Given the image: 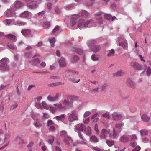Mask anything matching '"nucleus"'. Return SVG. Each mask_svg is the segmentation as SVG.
I'll list each match as a JSON object with an SVG mask.
<instances>
[{
    "instance_id": "f257e3e1",
    "label": "nucleus",
    "mask_w": 151,
    "mask_h": 151,
    "mask_svg": "<svg viewBox=\"0 0 151 151\" xmlns=\"http://www.w3.org/2000/svg\"><path fill=\"white\" fill-rule=\"evenodd\" d=\"M9 60L7 58H3L0 60V69L2 71H7L9 70V67L7 65Z\"/></svg>"
},
{
    "instance_id": "f03ea898",
    "label": "nucleus",
    "mask_w": 151,
    "mask_h": 151,
    "mask_svg": "<svg viewBox=\"0 0 151 151\" xmlns=\"http://www.w3.org/2000/svg\"><path fill=\"white\" fill-rule=\"evenodd\" d=\"M117 41L119 42V45L122 47L124 49H126L128 46L127 41L123 37H119L117 38Z\"/></svg>"
},
{
    "instance_id": "7ed1b4c3",
    "label": "nucleus",
    "mask_w": 151,
    "mask_h": 151,
    "mask_svg": "<svg viewBox=\"0 0 151 151\" xmlns=\"http://www.w3.org/2000/svg\"><path fill=\"white\" fill-rule=\"evenodd\" d=\"M91 43L88 45L89 46L91 50L95 52H97L100 49V46L98 45H94L96 43V42L91 41Z\"/></svg>"
},
{
    "instance_id": "20e7f679",
    "label": "nucleus",
    "mask_w": 151,
    "mask_h": 151,
    "mask_svg": "<svg viewBox=\"0 0 151 151\" xmlns=\"http://www.w3.org/2000/svg\"><path fill=\"white\" fill-rule=\"evenodd\" d=\"M112 119L115 121L120 120L122 118V114L117 112H115L112 114Z\"/></svg>"
},
{
    "instance_id": "39448f33",
    "label": "nucleus",
    "mask_w": 151,
    "mask_h": 151,
    "mask_svg": "<svg viewBox=\"0 0 151 151\" xmlns=\"http://www.w3.org/2000/svg\"><path fill=\"white\" fill-rule=\"evenodd\" d=\"M130 65L135 70H141L143 69L142 66L137 62H132L130 63Z\"/></svg>"
},
{
    "instance_id": "423d86ee",
    "label": "nucleus",
    "mask_w": 151,
    "mask_h": 151,
    "mask_svg": "<svg viewBox=\"0 0 151 151\" xmlns=\"http://www.w3.org/2000/svg\"><path fill=\"white\" fill-rule=\"evenodd\" d=\"M59 96L60 94L59 93H57L54 96L51 95L48 96L47 97V99L50 102H53L58 100Z\"/></svg>"
},
{
    "instance_id": "0eeeda50",
    "label": "nucleus",
    "mask_w": 151,
    "mask_h": 151,
    "mask_svg": "<svg viewBox=\"0 0 151 151\" xmlns=\"http://www.w3.org/2000/svg\"><path fill=\"white\" fill-rule=\"evenodd\" d=\"M89 23V21L88 20H87L85 22H83L82 21H80L78 25V27L80 29H81V28H82V26L84 27H87Z\"/></svg>"
},
{
    "instance_id": "6e6552de",
    "label": "nucleus",
    "mask_w": 151,
    "mask_h": 151,
    "mask_svg": "<svg viewBox=\"0 0 151 151\" xmlns=\"http://www.w3.org/2000/svg\"><path fill=\"white\" fill-rule=\"evenodd\" d=\"M85 128V125L82 124H79L75 126V130L76 131L78 130L80 131H83Z\"/></svg>"
},
{
    "instance_id": "1a4fd4ad",
    "label": "nucleus",
    "mask_w": 151,
    "mask_h": 151,
    "mask_svg": "<svg viewBox=\"0 0 151 151\" xmlns=\"http://www.w3.org/2000/svg\"><path fill=\"white\" fill-rule=\"evenodd\" d=\"M54 106L57 108V109H58L59 110H63L66 109L65 106H63L61 103H56L54 104Z\"/></svg>"
},
{
    "instance_id": "9d476101",
    "label": "nucleus",
    "mask_w": 151,
    "mask_h": 151,
    "mask_svg": "<svg viewBox=\"0 0 151 151\" xmlns=\"http://www.w3.org/2000/svg\"><path fill=\"white\" fill-rule=\"evenodd\" d=\"M78 117L77 115L74 113H72L68 116V120L70 122H72L74 120H76L78 119Z\"/></svg>"
},
{
    "instance_id": "9b49d317",
    "label": "nucleus",
    "mask_w": 151,
    "mask_h": 151,
    "mask_svg": "<svg viewBox=\"0 0 151 151\" xmlns=\"http://www.w3.org/2000/svg\"><path fill=\"white\" fill-rule=\"evenodd\" d=\"M14 5L15 8L18 9L23 6L24 4L23 3L20 1H16L14 3Z\"/></svg>"
},
{
    "instance_id": "f8f14e48",
    "label": "nucleus",
    "mask_w": 151,
    "mask_h": 151,
    "mask_svg": "<svg viewBox=\"0 0 151 151\" xmlns=\"http://www.w3.org/2000/svg\"><path fill=\"white\" fill-rule=\"evenodd\" d=\"M31 31L30 29H25L22 30L21 33L22 35L25 37H29L31 34Z\"/></svg>"
},
{
    "instance_id": "ddd939ff",
    "label": "nucleus",
    "mask_w": 151,
    "mask_h": 151,
    "mask_svg": "<svg viewBox=\"0 0 151 151\" xmlns=\"http://www.w3.org/2000/svg\"><path fill=\"white\" fill-rule=\"evenodd\" d=\"M67 137L66 138L63 139V141L66 145L68 146L70 145V143L72 141V140L68 135H67Z\"/></svg>"
},
{
    "instance_id": "4468645a",
    "label": "nucleus",
    "mask_w": 151,
    "mask_h": 151,
    "mask_svg": "<svg viewBox=\"0 0 151 151\" xmlns=\"http://www.w3.org/2000/svg\"><path fill=\"white\" fill-rule=\"evenodd\" d=\"M102 137L104 138H106L108 135L109 132L105 129H103L101 131Z\"/></svg>"
},
{
    "instance_id": "2eb2a0df",
    "label": "nucleus",
    "mask_w": 151,
    "mask_h": 151,
    "mask_svg": "<svg viewBox=\"0 0 151 151\" xmlns=\"http://www.w3.org/2000/svg\"><path fill=\"white\" fill-rule=\"evenodd\" d=\"M129 140V139L127 135H123L122 136L119 141L125 143L127 142Z\"/></svg>"
},
{
    "instance_id": "dca6fc26",
    "label": "nucleus",
    "mask_w": 151,
    "mask_h": 151,
    "mask_svg": "<svg viewBox=\"0 0 151 151\" xmlns=\"http://www.w3.org/2000/svg\"><path fill=\"white\" fill-rule=\"evenodd\" d=\"M37 2L34 1L31 2H30L27 4V6L29 8L31 9H33L35 8L36 6Z\"/></svg>"
},
{
    "instance_id": "f3484780",
    "label": "nucleus",
    "mask_w": 151,
    "mask_h": 151,
    "mask_svg": "<svg viewBox=\"0 0 151 151\" xmlns=\"http://www.w3.org/2000/svg\"><path fill=\"white\" fill-rule=\"evenodd\" d=\"M9 39L11 40L13 42H15L17 39V37L11 34H8L6 35Z\"/></svg>"
},
{
    "instance_id": "a211bd4d",
    "label": "nucleus",
    "mask_w": 151,
    "mask_h": 151,
    "mask_svg": "<svg viewBox=\"0 0 151 151\" xmlns=\"http://www.w3.org/2000/svg\"><path fill=\"white\" fill-rule=\"evenodd\" d=\"M59 65L60 67H64L66 66V63L64 58H61L59 62Z\"/></svg>"
},
{
    "instance_id": "6ab92c4d",
    "label": "nucleus",
    "mask_w": 151,
    "mask_h": 151,
    "mask_svg": "<svg viewBox=\"0 0 151 151\" xmlns=\"http://www.w3.org/2000/svg\"><path fill=\"white\" fill-rule=\"evenodd\" d=\"M64 78L65 80H66L67 79L70 80L71 81H72L74 83H77L80 81V79H79L77 81H75L73 80L72 79H71L70 78V76L67 75V74H65V75L64 76Z\"/></svg>"
},
{
    "instance_id": "aec40b11",
    "label": "nucleus",
    "mask_w": 151,
    "mask_h": 151,
    "mask_svg": "<svg viewBox=\"0 0 151 151\" xmlns=\"http://www.w3.org/2000/svg\"><path fill=\"white\" fill-rule=\"evenodd\" d=\"M141 119L145 122H148L150 120V117H148L145 114H144L141 117Z\"/></svg>"
},
{
    "instance_id": "412c9836",
    "label": "nucleus",
    "mask_w": 151,
    "mask_h": 151,
    "mask_svg": "<svg viewBox=\"0 0 151 151\" xmlns=\"http://www.w3.org/2000/svg\"><path fill=\"white\" fill-rule=\"evenodd\" d=\"M90 141L94 143H97L98 141V139L95 135H92L90 138Z\"/></svg>"
},
{
    "instance_id": "4be33fe9",
    "label": "nucleus",
    "mask_w": 151,
    "mask_h": 151,
    "mask_svg": "<svg viewBox=\"0 0 151 151\" xmlns=\"http://www.w3.org/2000/svg\"><path fill=\"white\" fill-rule=\"evenodd\" d=\"M29 12L28 11H25L24 13H22L21 15L22 17L25 18H28L29 16Z\"/></svg>"
},
{
    "instance_id": "5701e85b",
    "label": "nucleus",
    "mask_w": 151,
    "mask_h": 151,
    "mask_svg": "<svg viewBox=\"0 0 151 151\" xmlns=\"http://www.w3.org/2000/svg\"><path fill=\"white\" fill-rule=\"evenodd\" d=\"M76 22L77 20L76 18L74 17H72L70 22V26H74L76 24Z\"/></svg>"
},
{
    "instance_id": "b1692460",
    "label": "nucleus",
    "mask_w": 151,
    "mask_h": 151,
    "mask_svg": "<svg viewBox=\"0 0 151 151\" xmlns=\"http://www.w3.org/2000/svg\"><path fill=\"white\" fill-rule=\"evenodd\" d=\"M81 15L82 16L86 17L89 15V14L86 11L82 10L81 12Z\"/></svg>"
},
{
    "instance_id": "393cba45",
    "label": "nucleus",
    "mask_w": 151,
    "mask_h": 151,
    "mask_svg": "<svg viewBox=\"0 0 151 151\" xmlns=\"http://www.w3.org/2000/svg\"><path fill=\"white\" fill-rule=\"evenodd\" d=\"M63 106H65L66 107V106H67L69 104L70 102L69 101V100L68 98L67 99H64L63 102Z\"/></svg>"
},
{
    "instance_id": "a878e982",
    "label": "nucleus",
    "mask_w": 151,
    "mask_h": 151,
    "mask_svg": "<svg viewBox=\"0 0 151 151\" xmlns=\"http://www.w3.org/2000/svg\"><path fill=\"white\" fill-rule=\"evenodd\" d=\"M16 140L17 141H19V144L20 145H22L25 144V143L24 141V140L20 137H17L16 139Z\"/></svg>"
},
{
    "instance_id": "bb28decb",
    "label": "nucleus",
    "mask_w": 151,
    "mask_h": 151,
    "mask_svg": "<svg viewBox=\"0 0 151 151\" xmlns=\"http://www.w3.org/2000/svg\"><path fill=\"white\" fill-rule=\"evenodd\" d=\"M61 136L64 138V139L66 138L67 134V132L65 130L62 131L60 132Z\"/></svg>"
},
{
    "instance_id": "cd10ccee",
    "label": "nucleus",
    "mask_w": 151,
    "mask_h": 151,
    "mask_svg": "<svg viewBox=\"0 0 151 151\" xmlns=\"http://www.w3.org/2000/svg\"><path fill=\"white\" fill-rule=\"evenodd\" d=\"M62 84L63 83L61 82H56L52 83L49 84V86L52 87L56 86Z\"/></svg>"
},
{
    "instance_id": "c85d7f7f",
    "label": "nucleus",
    "mask_w": 151,
    "mask_h": 151,
    "mask_svg": "<svg viewBox=\"0 0 151 151\" xmlns=\"http://www.w3.org/2000/svg\"><path fill=\"white\" fill-rule=\"evenodd\" d=\"M8 47L10 49L12 50H16L17 49V47L13 44H9L8 43L7 45Z\"/></svg>"
},
{
    "instance_id": "c756f323",
    "label": "nucleus",
    "mask_w": 151,
    "mask_h": 151,
    "mask_svg": "<svg viewBox=\"0 0 151 151\" xmlns=\"http://www.w3.org/2000/svg\"><path fill=\"white\" fill-rule=\"evenodd\" d=\"M42 125V123L38 120H36V123L35 124V126L38 127H40Z\"/></svg>"
},
{
    "instance_id": "7c9ffc66",
    "label": "nucleus",
    "mask_w": 151,
    "mask_h": 151,
    "mask_svg": "<svg viewBox=\"0 0 151 151\" xmlns=\"http://www.w3.org/2000/svg\"><path fill=\"white\" fill-rule=\"evenodd\" d=\"M114 50L113 49L109 50L107 56L108 57H111L113 56L114 54Z\"/></svg>"
},
{
    "instance_id": "2f4dec72",
    "label": "nucleus",
    "mask_w": 151,
    "mask_h": 151,
    "mask_svg": "<svg viewBox=\"0 0 151 151\" xmlns=\"http://www.w3.org/2000/svg\"><path fill=\"white\" fill-rule=\"evenodd\" d=\"M42 104L44 109H49V106L47 104L46 102L45 101L42 102Z\"/></svg>"
},
{
    "instance_id": "473e14b6",
    "label": "nucleus",
    "mask_w": 151,
    "mask_h": 151,
    "mask_svg": "<svg viewBox=\"0 0 151 151\" xmlns=\"http://www.w3.org/2000/svg\"><path fill=\"white\" fill-rule=\"evenodd\" d=\"M75 51L79 55H82L83 54V51L80 49L75 48Z\"/></svg>"
},
{
    "instance_id": "72a5a7b5",
    "label": "nucleus",
    "mask_w": 151,
    "mask_h": 151,
    "mask_svg": "<svg viewBox=\"0 0 151 151\" xmlns=\"http://www.w3.org/2000/svg\"><path fill=\"white\" fill-rule=\"evenodd\" d=\"M49 40L50 43H51V46L53 47L54 45V44L55 42V38L54 37H53L52 38L49 39Z\"/></svg>"
},
{
    "instance_id": "f704fd0d",
    "label": "nucleus",
    "mask_w": 151,
    "mask_h": 151,
    "mask_svg": "<svg viewBox=\"0 0 151 151\" xmlns=\"http://www.w3.org/2000/svg\"><path fill=\"white\" fill-rule=\"evenodd\" d=\"M86 134L89 135L91 134V130L90 127H87L86 130Z\"/></svg>"
},
{
    "instance_id": "c9c22d12",
    "label": "nucleus",
    "mask_w": 151,
    "mask_h": 151,
    "mask_svg": "<svg viewBox=\"0 0 151 151\" xmlns=\"http://www.w3.org/2000/svg\"><path fill=\"white\" fill-rule=\"evenodd\" d=\"M146 73V75L148 76H149L151 75V69L150 67H148L147 68Z\"/></svg>"
},
{
    "instance_id": "e433bc0d",
    "label": "nucleus",
    "mask_w": 151,
    "mask_h": 151,
    "mask_svg": "<svg viewBox=\"0 0 151 151\" xmlns=\"http://www.w3.org/2000/svg\"><path fill=\"white\" fill-rule=\"evenodd\" d=\"M65 114H63L60 115L56 116L55 117L56 118V119L58 120L64 119L65 117Z\"/></svg>"
},
{
    "instance_id": "4c0bfd02",
    "label": "nucleus",
    "mask_w": 151,
    "mask_h": 151,
    "mask_svg": "<svg viewBox=\"0 0 151 151\" xmlns=\"http://www.w3.org/2000/svg\"><path fill=\"white\" fill-rule=\"evenodd\" d=\"M50 110L52 112V113H54L57 110V108L53 107L52 106H49Z\"/></svg>"
},
{
    "instance_id": "58836bf2",
    "label": "nucleus",
    "mask_w": 151,
    "mask_h": 151,
    "mask_svg": "<svg viewBox=\"0 0 151 151\" xmlns=\"http://www.w3.org/2000/svg\"><path fill=\"white\" fill-rule=\"evenodd\" d=\"M122 74V71L121 70H120L118 71L117 72L114 73L113 74V76H121Z\"/></svg>"
},
{
    "instance_id": "ea45409f",
    "label": "nucleus",
    "mask_w": 151,
    "mask_h": 151,
    "mask_svg": "<svg viewBox=\"0 0 151 151\" xmlns=\"http://www.w3.org/2000/svg\"><path fill=\"white\" fill-rule=\"evenodd\" d=\"M91 58L92 60L94 61H98L99 60L98 58L94 54L92 55Z\"/></svg>"
},
{
    "instance_id": "a19ab883",
    "label": "nucleus",
    "mask_w": 151,
    "mask_h": 151,
    "mask_svg": "<svg viewBox=\"0 0 151 151\" xmlns=\"http://www.w3.org/2000/svg\"><path fill=\"white\" fill-rule=\"evenodd\" d=\"M106 143L109 146H111L114 144V141H113L106 140Z\"/></svg>"
},
{
    "instance_id": "79ce46f5",
    "label": "nucleus",
    "mask_w": 151,
    "mask_h": 151,
    "mask_svg": "<svg viewBox=\"0 0 151 151\" xmlns=\"http://www.w3.org/2000/svg\"><path fill=\"white\" fill-rule=\"evenodd\" d=\"M79 58L78 56L77 55H74L73 57L72 62H76L79 60Z\"/></svg>"
},
{
    "instance_id": "37998d69",
    "label": "nucleus",
    "mask_w": 151,
    "mask_h": 151,
    "mask_svg": "<svg viewBox=\"0 0 151 151\" xmlns=\"http://www.w3.org/2000/svg\"><path fill=\"white\" fill-rule=\"evenodd\" d=\"M118 136V135L117 132H116L114 129L113 130L112 138L113 139H115Z\"/></svg>"
},
{
    "instance_id": "c03bdc74",
    "label": "nucleus",
    "mask_w": 151,
    "mask_h": 151,
    "mask_svg": "<svg viewBox=\"0 0 151 151\" xmlns=\"http://www.w3.org/2000/svg\"><path fill=\"white\" fill-rule=\"evenodd\" d=\"M124 125V124L123 123L117 124H115V127L118 129H121Z\"/></svg>"
},
{
    "instance_id": "a18cd8bd",
    "label": "nucleus",
    "mask_w": 151,
    "mask_h": 151,
    "mask_svg": "<svg viewBox=\"0 0 151 151\" xmlns=\"http://www.w3.org/2000/svg\"><path fill=\"white\" fill-rule=\"evenodd\" d=\"M140 132L141 135H147V134L148 131L146 130H141Z\"/></svg>"
},
{
    "instance_id": "49530a36",
    "label": "nucleus",
    "mask_w": 151,
    "mask_h": 151,
    "mask_svg": "<svg viewBox=\"0 0 151 151\" xmlns=\"http://www.w3.org/2000/svg\"><path fill=\"white\" fill-rule=\"evenodd\" d=\"M78 143L80 144L87 145V143L86 142V139H85L84 140H81L79 141Z\"/></svg>"
},
{
    "instance_id": "de8ad7c7",
    "label": "nucleus",
    "mask_w": 151,
    "mask_h": 151,
    "mask_svg": "<svg viewBox=\"0 0 151 151\" xmlns=\"http://www.w3.org/2000/svg\"><path fill=\"white\" fill-rule=\"evenodd\" d=\"M112 16L109 14H106L104 15V18L105 19L110 20H111Z\"/></svg>"
},
{
    "instance_id": "09e8293b",
    "label": "nucleus",
    "mask_w": 151,
    "mask_h": 151,
    "mask_svg": "<svg viewBox=\"0 0 151 151\" xmlns=\"http://www.w3.org/2000/svg\"><path fill=\"white\" fill-rule=\"evenodd\" d=\"M102 116L108 119H110V116L109 112H106L105 113L103 114Z\"/></svg>"
},
{
    "instance_id": "8fccbe9b",
    "label": "nucleus",
    "mask_w": 151,
    "mask_h": 151,
    "mask_svg": "<svg viewBox=\"0 0 151 151\" xmlns=\"http://www.w3.org/2000/svg\"><path fill=\"white\" fill-rule=\"evenodd\" d=\"M32 63L35 65L39 64L40 63L39 59L38 58L35 59L32 61Z\"/></svg>"
},
{
    "instance_id": "3c124183",
    "label": "nucleus",
    "mask_w": 151,
    "mask_h": 151,
    "mask_svg": "<svg viewBox=\"0 0 151 151\" xmlns=\"http://www.w3.org/2000/svg\"><path fill=\"white\" fill-rule=\"evenodd\" d=\"M96 19L99 23L101 24L102 21V17L101 16H98V17L96 18Z\"/></svg>"
},
{
    "instance_id": "603ef678",
    "label": "nucleus",
    "mask_w": 151,
    "mask_h": 151,
    "mask_svg": "<svg viewBox=\"0 0 151 151\" xmlns=\"http://www.w3.org/2000/svg\"><path fill=\"white\" fill-rule=\"evenodd\" d=\"M54 124L52 121L51 120H48L47 122V125L48 126L52 125Z\"/></svg>"
},
{
    "instance_id": "864d4df0",
    "label": "nucleus",
    "mask_w": 151,
    "mask_h": 151,
    "mask_svg": "<svg viewBox=\"0 0 151 151\" xmlns=\"http://www.w3.org/2000/svg\"><path fill=\"white\" fill-rule=\"evenodd\" d=\"M130 137L131 140L134 141L136 140L137 139V137L135 135H132L130 136Z\"/></svg>"
},
{
    "instance_id": "5fc2aeb1",
    "label": "nucleus",
    "mask_w": 151,
    "mask_h": 151,
    "mask_svg": "<svg viewBox=\"0 0 151 151\" xmlns=\"http://www.w3.org/2000/svg\"><path fill=\"white\" fill-rule=\"evenodd\" d=\"M91 114V112L89 111H86L84 114L83 116L86 117L88 116Z\"/></svg>"
},
{
    "instance_id": "6e6d98bb",
    "label": "nucleus",
    "mask_w": 151,
    "mask_h": 151,
    "mask_svg": "<svg viewBox=\"0 0 151 151\" xmlns=\"http://www.w3.org/2000/svg\"><path fill=\"white\" fill-rule=\"evenodd\" d=\"M54 138L53 136H51L50 139L48 140V143L52 144L54 141Z\"/></svg>"
},
{
    "instance_id": "4d7b16f0",
    "label": "nucleus",
    "mask_w": 151,
    "mask_h": 151,
    "mask_svg": "<svg viewBox=\"0 0 151 151\" xmlns=\"http://www.w3.org/2000/svg\"><path fill=\"white\" fill-rule=\"evenodd\" d=\"M94 130L96 132V133L98 134L99 133V131L98 129V125L97 124H96L94 126Z\"/></svg>"
},
{
    "instance_id": "13d9d810",
    "label": "nucleus",
    "mask_w": 151,
    "mask_h": 151,
    "mask_svg": "<svg viewBox=\"0 0 151 151\" xmlns=\"http://www.w3.org/2000/svg\"><path fill=\"white\" fill-rule=\"evenodd\" d=\"M140 149V147L139 146H137L136 147L133 149V151H139Z\"/></svg>"
},
{
    "instance_id": "bf43d9fd",
    "label": "nucleus",
    "mask_w": 151,
    "mask_h": 151,
    "mask_svg": "<svg viewBox=\"0 0 151 151\" xmlns=\"http://www.w3.org/2000/svg\"><path fill=\"white\" fill-rule=\"evenodd\" d=\"M60 78V77L51 76H50V79H59Z\"/></svg>"
},
{
    "instance_id": "052dcab7",
    "label": "nucleus",
    "mask_w": 151,
    "mask_h": 151,
    "mask_svg": "<svg viewBox=\"0 0 151 151\" xmlns=\"http://www.w3.org/2000/svg\"><path fill=\"white\" fill-rule=\"evenodd\" d=\"M18 106L17 104L16 103L12 106L10 108V110H12L15 109Z\"/></svg>"
},
{
    "instance_id": "680f3d73",
    "label": "nucleus",
    "mask_w": 151,
    "mask_h": 151,
    "mask_svg": "<svg viewBox=\"0 0 151 151\" xmlns=\"http://www.w3.org/2000/svg\"><path fill=\"white\" fill-rule=\"evenodd\" d=\"M34 144V143L32 142H30L29 144L27 145V147L29 148H30L31 147H32Z\"/></svg>"
},
{
    "instance_id": "e2e57ef3",
    "label": "nucleus",
    "mask_w": 151,
    "mask_h": 151,
    "mask_svg": "<svg viewBox=\"0 0 151 151\" xmlns=\"http://www.w3.org/2000/svg\"><path fill=\"white\" fill-rule=\"evenodd\" d=\"M10 137V135L9 133H6L5 136V139H8Z\"/></svg>"
},
{
    "instance_id": "0e129e2a",
    "label": "nucleus",
    "mask_w": 151,
    "mask_h": 151,
    "mask_svg": "<svg viewBox=\"0 0 151 151\" xmlns=\"http://www.w3.org/2000/svg\"><path fill=\"white\" fill-rule=\"evenodd\" d=\"M43 117L46 119H48L49 118V116L48 114L47 113H43Z\"/></svg>"
},
{
    "instance_id": "69168bd1",
    "label": "nucleus",
    "mask_w": 151,
    "mask_h": 151,
    "mask_svg": "<svg viewBox=\"0 0 151 151\" xmlns=\"http://www.w3.org/2000/svg\"><path fill=\"white\" fill-rule=\"evenodd\" d=\"M78 135L80 138L81 140H84V139H85V138H83V135L81 134L80 132H79Z\"/></svg>"
},
{
    "instance_id": "338daca9",
    "label": "nucleus",
    "mask_w": 151,
    "mask_h": 151,
    "mask_svg": "<svg viewBox=\"0 0 151 151\" xmlns=\"http://www.w3.org/2000/svg\"><path fill=\"white\" fill-rule=\"evenodd\" d=\"M59 29V26H56L55 28L54 29L53 33H54L56 32Z\"/></svg>"
},
{
    "instance_id": "774afa93",
    "label": "nucleus",
    "mask_w": 151,
    "mask_h": 151,
    "mask_svg": "<svg viewBox=\"0 0 151 151\" xmlns=\"http://www.w3.org/2000/svg\"><path fill=\"white\" fill-rule=\"evenodd\" d=\"M25 55L27 58H30L32 56V53L31 52H27L25 54Z\"/></svg>"
}]
</instances>
